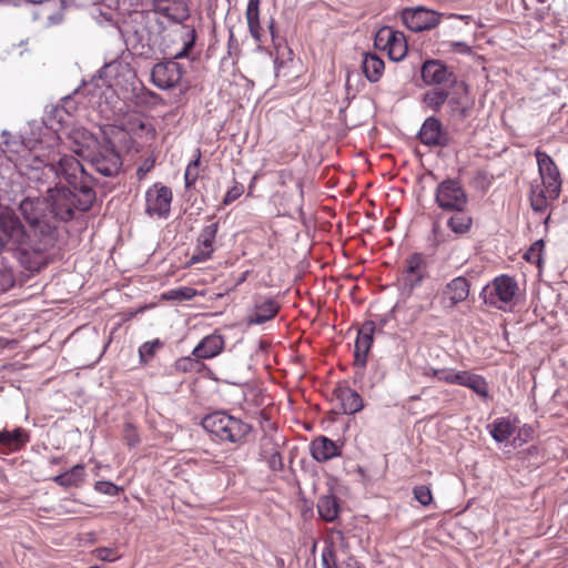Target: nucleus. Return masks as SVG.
Segmentation results:
<instances>
[{"label":"nucleus","instance_id":"nucleus-42","mask_svg":"<svg viewBox=\"0 0 568 568\" xmlns=\"http://www.w3.org/2000/svg\"><path fill=\"white\" fill-rule=\"evenodd\" d=\"M395 30L392 27H383L381 28L374 38V45L376 49L385 50L386 47H388V43H390V39L394 40L395 38Z\"/></svg>","mask_w":568,"mask_h":568},{"label":"nucleus","instance_id":"nucleus-9","mask_svg":"<svg viewBox=\"0 0 568 568\" xmlns=\"http://www.w3.org/2000/svg\"><path fill=\"white\" fill-rule=\"evenodd\" d=\"M280 310L278 292L275 290L254 292L251 300V325H262L274 320Z\"/></svg>","mask_w":568,"mask_h":568},{"label":"nucleus","instance_id":"nucleus-64","mask_svg":"<svg viewBox=\"0 0 568 568\" xmlns=\"http://www.w3.org/2000/svg\"><path fill=\"white\" fill-rule=\"evenodd\" d=\"M70 101H71V99H70L69 97H67V98L64 99V103H69Z\"/></svg>","mask_w":568,"mask_h":568},{"label":"nucleus","instance_id":"nucleus-29","mask_svg":"<svg viewBox=\"0 0 568 568\" xmlns=\"http://www.w3.org/2000/svg\"><path fill=\"white\" fill-rule=\"evenodd\" d=\"M316 508L320 517L327 523L336 520L341 511L339 503L332 490L320 496Z\"/></svg>","mask_w":568,"mask_h":568},{"label":"nucleus","instance_id":"nucleus-56","mask_svg":"<svg viewBox=\"0 0 568 568\" xmlns=\"http://www.w3.org/2000/svg\"><path fill=\"white\" fill-rule=\"evenodd\" d=\"M270 346H271V344H270L268 342H266V341H260V343H258V349L256 351V357H257V359H258L260 357H263V356L267 353V351H268Z\"/></svg>","mask_w":568,"mask_h":568},{"label":"nucleus","instance_id":"nucleus-60","mask_svg":"<svg viewBox=\"0 0 568 568\" xmlns=\"http://www.w3.org/2000/svg\"><path fill=\"white\" fill-rule=\"evenodd\" d=\"M272 251L271 245H267V250L262 252V257L266 258L268 256V253Z\"/></svg>","mask_w":568,"mask_h":568},{"label":"nucleus","instance_id":"nucleus-62","mask_svg":"<svg viewBox=\"0 0 568 568\" xmlns=\"http://www.w3.org/2000/svg\"><path fill=\"white\" fill-rule=\"evenodd\" d=\"M62 110H63V108H62V106H61V108H60V106H57V108L54 109V111H55V112H60V111H62Z\"/></svg>","mask_w":568,"mask_h":568},{"label":"nucleus","instance_id":"nucleus-54","mask_svg":"<svg viewBox=\"0 0 568 568\" xmlns=\"http://www.w3.org/2000/svg\"><path fill=\"white\" fill-rule=\"evenodd\" d=\"M154 166V160L148 159L143 162L141 166L136 170V175L140 180H142L148 172H150Z\"/></svg>","mask_w":568,"mask_h":568},{"label":"nucleus","instance_id":"nucleus-4","mask_svg":"<svg viewBox=\"0 0 568 568\" xmlns=\"http://www.w3.org/2000/svg\"><path fill=\"white\" fill-rule=\"evenodd\" d=\"M94 183L91 184L92 200L88 206L81 205L83 192L81 185H62L55 184L49 187L42 197L47 202V207L50 210L54 220L58 222H68L74 217L75 211L85 212L90 210L97 199L94 191Z\"/></svg>","mask_w":568,"mask_h":568},{"label":"nucleus","instance_id":"nucleus-22","mask_svg":"<svg viewBox=\"0 0 568 568\" xmlns=\"http://www.w3.org/2000/svg\"><path fill=\"white\" fill-rule=\"evenodd\" d=\"M375 332V323L366 321L357 333L354 351V365L364 367L367 361V354L373 344V334Z\"/></svg>","mask_w":568,"mask_h":568},{"label":"nucleus","instance_id":"nucleus-57","mask_svg":"<svg viewBox=\"0 0 568 568\" xmlns=\"http://www.w3.org/2000/svg\"><path fill=\"white\" fill-rule=\"evenodd\" d=\"M251 395H254L256 398L258 397V399H256V405L262 406L265 404V396L261 393L260 389L251 387Z\"/></svg>","mask_w":568,"mask_h":568},{"label":"nucleus","instance_id":"nucleus-25","mask_svg":"<svg viewBox=\"0 0 568 568\" xmlns=\"http://www.w3.org/2000/svg\"><path fill=\"white\" fill-rule=\"evenodd\" d=\"M39 4L34 12L36 19L45 20L47 26L59 24L63 20L62 0H42Z\"/></svg>","mask_w":568,"mask_h":568},{"label":"nucleus","instance_id":"nucleus-19","mask_svg":"<svg viewBox=\"0 0 568 568\" xmlns=\"http://www.w3.org/2000/svg\"><path fill=\"white\" fill-rule=\"evenodd\" d=\"M420 74L426 85H440L446 82H450L452 85L457 84L454 73L440 60L429 59L424 61Z\"/></svg>","mask_w":568,"mask_h":568},{"label":"nucleus","instance_id":"nucleus-34","mask_svg":"<svg viewBox=\"0 0 568 568\" xmlns=\"http://www.w3.org/2000/svg\"><path fill=\"white\" fill-rule=\"evenodd\" d=\"M395 39H390V43L384 51H387L388 58L392 61H402L408 51V45L406 41V37L403 32L395 30Z\"/></svg>","mask_w":568,"mask_h":568},{"label":"nucleus","instance_id":"nucleus-50","mask_svg":"<svg viewBox=\"0 0 568 568\" xmlns=\"http://www.w3.org/2000/svg\"><path fill=\"white\" fill-rule=\"evenodd\" d=\"M244 193V185L243 184H234L225 194L223 199V204L227 205L235 200H237L242 194Z\"/></svg>","mask_w":568,"mask_h":568},{"label":"nucleus","instance_id":"nucleus-48","mask_svg":"<svg viewBox=\"0 0 568 568\" xmlns=\"http://www.w3.org/2000/svg\"><path fill=\"white\" fill-rule=\"evenodd\" d=\"M440 378L439 381H443L448 384H456L459 385L462 379V371L457 372L455 369L450 368H443L440 369Z\"/></svg>","mask_w":568,"mask_h":568},{"label":"nucleus","instance_id":"nucleus-14","mask_svg":"<svg viewBox=\"0 0 568 568\" xmlns=\"http://www.w3.org/2000/svg\"><path fill=\"white\" fill-rule=\"evenodd\" d=\"M172 191L162 184H154L145 193V212L150 216L166 217L170 213Z\"/></svg>","mask_w":568,"mask_h":568},{"label":"nucleus","instance_id":"nucleus-20","mask_svg":"<svg viewBox=\"0 0 568 568\" xmlns=\"http://www.w3.org/2000/svg\"><path fill=\"white\" fill-rule=\"evenodd\" d=\"M69 148L78 156L87 160L100 143L97 136L84 128H73L68 134Z\"/></svg>","mask_w":568,"mask_h":568},{"label":"nucleus","instance_id":"nucleus-31","mask_svg":"<svg viewBox=\"0 0 568 568\" xmlns=\"http://www.w3.org/2000/svg\"><path fill=\"white\" fill-rule=\"evenodd\" d=\"M384 69V61L376 53H364L362 70L369 82H377L382 78Z\"/></svg>","mask_w":568,"mask_h":568},{"label":"nucleus","instance_id":"nucleus-55","mask_svg":"<svg viewBox=\"0 0 568 568\" xmlns=\"http://www.w3.org/2000/svg\"><path fill=\"white\" fill-rule=\"evenodd\" d=\"M122 68V64L118 61H112L106 63L101 70L102 74L106 78L111 77L113 73L118 72L119 69Z\"/></svg>","mask_w":568,"mask_h":568},{"label":"nucleus","instance_id":"nucleus-47","mask_svg":"<svg viewBox=\"0 0 568 568\" xmlns=\"http://www.w3.org/2000/svg\"><path fill=\"white\" fill-rule=\"evenodd\" d=\"M251 36L261 41V34L258 31V20H257V4L258 0H251Z\"/></svg>","mask_w":568,"mask_h":568},{"label":"nucleus","instance_id":"nucleus-3","mask_svg":"<svg viewBox=\"0 0 568 568\" xmlns=\"http://www.w3.org/2000/svg\"><path fill=\"white\" fill-rule=\"evenodd\" d=\"M19 211L27 223L28 232L39 251L51 246L57 239L58 223L42 197L27 196L19 204Z\"/></svg>","mask_w":568,"mask_h":568},{"label":"nucleus","instance_id":"nucleus-52","mask_svg":"<svg viewBox=\"0 0 568 568\" xmlns=\"http://www.w3.org/2000/svg\"><path fill=\"white\" fill-rule=\"evenodd\" d=\"M94 554L98 559L104 560V561H114L119 557L116 555L115 550H113L111 548H105V547L95 549Z\"/></svg>","mask_w":568,"mask_h":568},{"label":"nucleus","instance_id":"nucleus-63","mask_svg":"<svg viewBox=\"0 0 568 568\" xmlns=\"http://www.w3.org/2000/svg\"><path fill=\"white\" fill-rule=\"evenodd\" d=\"M549 220H550V215H548L546 219H545V224L549 223Z\"/></svg>","mask_w":568,"mask_h":568},{"label":"nucleus","instance_id":"nucleus-17","mask_svg":"<svg viewBox=\"0 0 568 568\" xmlns=\"http://www.w3.org/2000/svg\"><path fill=\"white\" fill-rule=\"evenodd\" d=\"M419 141L429 148H446L450 144V135L435 116H428L417 134Z\"/></svg>","mask_w":568,"mask_h":568},{"label":"nucleus","instance_id":"nucleus-43","mask_svg":"<svg viewBox=\"0 0 568 568\" xmlns=\"http://www.w3.org/2000/svg\"><path fill=\"white\" fill-rule=\"evenodd\" d=\"M197 156L194 161L190 162L184 173L185 187L189 189L194 185L199 178V165L201 153L197 150Z\"/></svg>","mask_w":568,"mask_h":568},{"label":"nucleus","instance_id":"nucleus-24","mask_svg":"<svg viewBox=\"0 0 568 568\" xmlns=\"http://www.w3.org/2000/svg\"><path fill=\"white\" fill-rule=\"evenodd\" d=\"M455 87H457L458 90H462L464 94H460L459 92H456L453 95L449 94L446 102L449 108L450 116L462 121L469 115L471 105L467 99V85L465 82H457Z\"/></svg>","mask_w":568,"mask_h":568},{"label":"nucleus","instance_id":"nucleus-1","mask_svg":"<svg viewBox=\"0 0 568 568\" xmlns=\"http://www.w3.org/2000/svg\"><path fill=\"white\" fill-rule=\"evenodd\" d=\"M47 144L37 146L32 151L34 155L27 161V176L30 183H34L40 191L45 187L61 184L63 179L68 185H81L83 199L81 205L88 206L92 200L91 184L95 179L89 174L78 159L72 155L61 154L59 150L60 136L48 131Z\"/></svg>","mask_w":568,"mask_h":568},{"label":"nucleus","instance_id":"nucleus-39","mask_svg":"<svg viewBox=\"0 0 568 568\" xmlns=\"http://www.w3.org/2000/svg\"><path fill=\"white\" fill-rule=\"evenodd\" d=\"M473 219L463 211L456 213L447 221L448 227L456 234H465L469 231Z\"/></svg>","mask_w":568,"mask_h":568},{"label":"nucleus","instance_id":"nucleus-40","mask_svg":"<svg viewBox=\"0 0 568 568\" xmlns=\"http://www.w3.org/2000/svg\"><path fill=\"white\" fill-rule=\"evenodd\" d=\"M230 415L223 412H214L212 414L206 415L202 420L203 428L209 432L211 435L217 437V435H223L222 426H223V417H229Z\"/></svg>","mask_w":568,"mask_h":568},{"label":"nucleus","instance_id":"nucleus-11","mask_svg":"<svg viewBox=\"0 0 568 568\" xmlns=\"http://www.w3.org/2000/svg\"><path fill=\"white\" fill-rule=\"evenodd\" d=\"M535 155L541 178V185L546 189L550 201H555L561 192L560 172L551 156L546 152L536 150Z\"/></svg>","mask_w":568,"mask_h":568},{"label":"nucleus","instance_id":"nucleus-46","mask_svg":"<svg viewBox=\"0 0 568 568\" xmlns=\"http://www.w3.org/2000/svg\"><path fill=\"white\" fill-rule=\"evenodd\" d=\"M415 499L423 506H428L433 501V495L429 487L425 485L416 486L413 490Z\"/></svg>","mask_w":568,"mask_h":568},{"label":"nucleus","instance_id":"nucleus-2","mask_svg":"<svg viewBox=\"0 0 568 568\" xmlns=\"http://www.w3.org/2000/svg\"><path fill=\"white\" fill-rule=\"evenodd\" d=\"M255 418L263 432L258 442L256 466L260 467L262 464H266L267 470L256 469L254 481L256 489L264 490L274 483L276 474L283 470L284 464L280 454L275 423L271 420L270 412L262 408Z\"/></svg>","mask_w":568,"mask_h":568},{"label":"nucleus","instance_id":"nucleus-8","mask_svg":"<svg viewBox=\"0 0 568 568\" xmlns=\"http://www.w3.org/2000/svg\"><path fill=\"white\" fill-rule=\"evenodd\" d=\"M85 161L105 178L116 176L123 165L119 151L110 141L100 142Z\"/></svg>","mask_w":568,"mask_h":568},{"label":"nucleus","instance_id":"nucleus-27","mask_svg":"<svg viewBox=\"0 0 568 568\" xmlns=\"http://www.w3.org/2000/svg\"><path fill=\"white\" fill-rule=\"evenodd\" d=\"M30 436L28 432L21 427L13 430H0V446L4 453H13L20 450L29 443Z\"/></svg>","mask_w":568,"mask_h":568},{"label":"nucleus","instance_id":"nucleus-28","mask_svg":"<svg viewBox=\"0 0 568 568\" xmlns=\"http://www.w3.org/2000/svg\"><path fill=\"white\" fill-rule=\"evenodd\" d=\"M222 432L223 435H217L216 438L225 442L235 443L245 437L248 432V426L243 424L240 419L232 416L223 417Z\"/></svg>","mask_w":568,"mask_h":568},{"label":"nucleus","instance_id":"nucleus-15","mask_svg":"<svg viewBox=\"0 0 568 568\" xmlns=\"http://www.w3.org/2000/svg\"><path fill=\"white\" fill-rule=\"evenodd\" d=\"M219 226V222L213 219H210V222L203 226L197 236L196 246L187 262L189 265L204 262L212 256Z\"/></svg>","mask_w":568,"mask_h":568},{"label":"nucleus","instance_id":"nucleus-53","mask_svg":"<svg viewBox=\"0 0 568 568\" xmlns=\"http://www.w3.org/2000/svg\"><path fill=\"white\" fill-rule=\"evenodd\" d=\"M95 489L99 493L112 496L116 493L118 487L114 484H112L111 481L101 480V481L95 483Z\"/></svg>","mask_w":568,"mask_h":568},{"label":"nucleus","instance_id":"nucleus-44","mask_svg":"<svg viewBox=\"0 0 568 568\" xmlns=\"http://www.w3.org/2000/svg\"><path fill=\"white\" fill-rule=\"evenodd\" d=\"M196 292L194 288L189 286H183L179 288H174L169 291L165 294V297L168 300H175V301H190L195 296Z\"/></svg>","mask_w":568,"mask_h":568},{"label":"nucleus","instance_id":"nucleus-49","mask_svg":"<svg viewBox=\"0 0 568 568\" xmlns=\"http://www.w3.org/2000/svg\"><path fill=\"white\" fill-rule=\"evenodd\" d=\"M123 438L130 447L138 445L140 442V437L135 427L129 423L124 425Z\"/></svg>","mask_w":568,"mask_h":568},{"label":"nucleus","instance_id":"nucleus-51","mask_svg":"<svg viewBox=\"0 0 568 568\" xmlns=\"http://www.w3.org/2000/svg\"><path fill=\"white\" fill-rule=\"evenodd\" d=\"M199 365L200 362L196 357H183L176 362V369L182 372H190L196 369Z\"/></svg>","mask_w":568,"mask_h":568},{"label":"nucleus","instance_id":"nucleus-10","mask_svg":"<svg viewBox=\"0 0 568 568\" xmlns=\"http://www.w3.org/2000/svg\"><path fill=\"white\" fill-rule=\"evenodd\" d=\"M435 201L445 211H463L467 195L457 180L447 179L437 185Z\"/></svg>","mask_w":568,"mask_h":568},{"label":"nucleus","instance_id":"nucleus-21","mask_svg":"<svg viewBox=\"0 0 568 568\" xmlns=\"http://www.w3.org/2000/svg\"><path fill=\"white\" fill-rule=\"evenodd\" d=\"M333 396L343 414L353 415L364 407L362 396L351 388L347 383H339L335 387Z\"/></svg>","mask_w":568,"mask_h":568},{"label":"nucleus","instance_id":"nucleus-36","mask_svg":"<svg viewBox=\"0 0 568 568\" xmlns=\"http://www.w3.org/2000/svg\"><path fill=\"white\" fill-rule=\"evenodd\" d=\"M515 426L505 418H497L491 424L490 435L497 443H504L514 434Z\"/></svg>","mask_w":568,"mask_h":568},{"label":"nucleus","instance_id":"nucleus-23","mask_svg":"<svg viewBox=\"0 0 568 568\" xmlns=\"http://www.w3.org/2000/svg\"><path fill=\"white\" fill-rule=\"evenodd\" d=\"M310 454L316 462L325 463L341 456L342 445L326 436H318L311 442Z\"/></svg>","mask_w":568,"mask_h":568},{"label":"nucleus","instance_id":"nucleus-45","mask_svg":"<svg viewBox=\"0 0 568 568\" xmlns=\"http://www.w3.org/2000/svg\"><path fill=\"white\" fill-rule=\"evenodd\" d=\"M545 247L544 240L536 241L525 254V258L537 264L541 263V253Z\"/></svg>","mask_w":568,"mask_h":568},{"label":"nucleus","instance_id":"nucleus-35","mask_svg":"<svg viewBox=\"0 0 568 568\" xmlns=\"http://www.w3.org/2000/svg\"><path fill=\"white\" fill-rule=\"evenodd\" d=\"M251 273H254V292H266L267 290H274L273 278L271 276V267L268 265H260L255 263L254 268L251 270Z\"/></svg>","mask_w":568,"mask_h":568},{"label":"nucleus","instance_id":"nucleus-16","mask_svg":"<svg viewBox=\"0 0 568 568\" xmlns=\"http://www.w3.org/2000/svg\"><path fill=\"white\" fill-rule=\"evenodd\" d=\"M427 275L425 257L422 253H414L405 260V268L402 274L403 288L409 294L422 285Z\"/></svg>","mask_w":568,"mask_h":568},{"label":"nucleus","instance_id":"nucleus-37","mask_svg":"<svg viewBox=\"0 0 568 568\" xmlns=\"http://www.w3.org/2000/svg\"><path fill=\"white\" fill-rule=\"evenodd\" d=\"M549 200L550 197L548 196V193L544 186L541 187L540 185H531L529 201L534 212H545L548 207Z\"/></svg>","mask_w":568,"mask_h":568},{"label":"nucleus","instance_id":"nucleus-61","mask_svg":"<svg viewBox=\"0 0 568 568\" xmlns=\"http://www.w3.org/2000/svg\"><path fill=\"white\" fill-rule=\"evenodd\" d=\"M61 462V458L60 457H53L51 458L50 463L55 465V464H59Z\"/></svg>","mask_w":568,"mask_h":568},{"label":"nucleus","instance_id":"nucleus-12","mask_svg":"<svg viewBox=\"0 0 568 568\" xmlns=\"http://www.w3.org/2000/svg\"><path fill=\"white\" fill-rule=\"evenodd\" d=\"M47 135L48 132H45L41 139L33 141L30 139H20L19 136H14L10 132L4 130L2 131L0 136V150L3 153L19 155L27 162L30 160L32 155L36 154V152L31 150L36 149L39 145L43 146L47 144Z\"/></svg>","mask_w":568,"mask_h":568},{"label":"nucleus","instance_id":"nucleus-59","mask_svg":"<svg viewBox=\"0 0 568 568\" xmlns=\"http://www.w3.org/2000/svg\"><path fill=\"white\" fill-rule=\"evenodd\" d=\"M440 369L432 368L429 372L426 373L427 376L436 377L438 381L440 378Z\"/></svg>","mask_w":568,"mask_h":568},{"label":"nucleus","instance_id":"nucleus-58","mask_svg":"<svg viewBox=\"0 0 568 568\" xmlns=\"http://www.w3.org/2000/svg\"><path fill=\"white\" fill-rule=\"evenodd\" d=\"M453 48H460V51H469V47L464 42H453Z\"/></svg>","mask_w":568,"mask_h":568},{"label":"nucleus","instance_id":"nucleus-32","mask_svg":"<svg viewBox=\"0 0 568 568\" xmlns=\"http://www.w3.org/2000/svg\"><path fill=\"white\" fill-rule=\"evenodd\" d=\"M459 385L468 387L483 399H488L489 397L488 383L481 375L462 371Z\"/></svg>","mask_w":568,"mask_h":568},{"label":"nucleus","instance_id":"nucleus-41","mask_svg":"<svg viewBox=\"0 0 568 568\" xmlns=\"http://www.w3.org/2000/svg\"><path fill=\"white\" fill-rule=\"evenodd\" d=\"M162 346L163 343L159 338L143 343L139 347L140 362L143 364L149 363L150 359L153 358L158 349H160Z\"/></svg>","mask_w":568,"mask_h":568},{"label":"nucleus","instance_id":"nucleus-5","mask_svg":"<svg viewBox=\"0 0 568 568\" xmlns=\"http://www.w3.org/2000/svg\"><path fill=\"white\" fill-rule=\"evenodd\" d=\"M196 32L193 28H185L183 36V48L174 54L171 60L156 63L151 70L152 83L161 90H170L178 87L185 73L181 63L176 59L186 58L194 47Z\"/></svg>","mask_w":568,"mask_h":568},{"label":"nucleus","instance_id":"nucleus-30","mask_svg":"<svg viewBox=\"0 0 568 568\" xmlns=\"http://www.w3.org/2000/svg\"><path fill=\"white\" fill-rule=\"evenodd\" d=\"M322 561L325 568H361L355 557L346 551H323Z\"/></svg>","mask_w":568,"mask_h":568},{"label":"nucleus","instance_id":"nucleus-13","mask_svg":"<svg viewBox=\"0 0 568 568\" xmlns=\"http://www.w3.org/2000/svg\"><path fill=\"white\" fill-rule=\"evenodd\" d=\"M402 21L409 30L420 32L438 26L440 14L424 7L406 8L402 12Z\"/></svg>","mask_w":568,"mask_h":568},{"label":"nucleus","instance_id":"nucleus-33","mask_svg":"<svg viewBox=\"0 0 568 568\" xmlns=\"http://www.w3.org/2000/svg\"><path fill=\"white\" fill-rule=\"evenodd\" d=\"M84 477V466L82 464H78L70 468L69 470L57 475L53 480L58 485L62 487H78Z\"/></svg>","mask_w":568,"mask_h":568},{"label":"nucleus","instance_id":"nucleus-6","mask_svg":"<svg viewBox=\"0 0 568 568\" xmlns=\"http://www.w3.org/2000/svg\"><path fill=\"white\" fill-rule=\"evenodd\" d=\"M518 291V283L514 277L499 275L483 288L480 297L486 305L507 311L514 305Z\"/></svg>","mask_w":568,"mask_h":568},{"label":"nucleus","instance_id":"nucleus-7","mask_svg":"<svg viewBox=\"0 0 568 568\" xmlns=\"http://www.w3.org/2000/svg\"><path fill=\"white\" fill-rule=\"evenodd\" d=\"M0 252L7 244L12 247H34L30 234L16 212L9 207L0 209Z\"/></svg>","mask_w":568,"mask_h":568},{"label":"nucleus","instance_id":"nucleus-26","mask_svg":"<svg viewBox=\"0 0 568 568\" xmlns=\"http://www.w3.org/2000/svg\"><path fill=\"white\" fill-rule=\"evenodd\" d=\"M224 347L221 335L211 334L205 336L193 349L192 355L197 359H209L217 356Z\"/></svg>","mask_w":568,"mask_h":568},{"label":"nucleus","instance_id":"nucleus-18","mask_svg":"<svg viewBox=\"0 0 568 568\" xmlns=\"http://www.w3.org/2000/svg\"><path fill=\"white\" fill-rule=\"evenodd\" d=\"M469 292V281L464 276H457L443 287L440 292V303L445 310H453L459 303L467 300Z\"/></svg>","mask_w":568,"mask_h":568},{"label":"nucleus","instance_id":"nucleus-38","mask_svg":"<svg viewBox=\"0 0 568 568\" xmlns=\"http://www.w3.org/2000/svg\"><path fill=\"white\" fill-rule=\"evenodd\" d=\"M449 97V91L445 89H434L427 91L423 95V102L425 105L434 111H439L442 106L446 103Z\"/></svg>","mask_w":568,"mask_h":568}]
</instances>
